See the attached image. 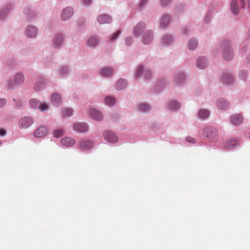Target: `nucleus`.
I'll return each instance as SVG.
<instances>
[{
  "label": "nucleus",
  "mask_w": 250,
  "mask_h": 250,
  "mask_svg": "<svg viewBox=\"0 0 250 250\" xmlns=\"http://www.w3.org/2000/svg\"><path fill=\"white\" fill-rule=\"evenodd\" d=\"M222 51L223 58L226 61L232 60L234 57V51L231 45V42L229 39H224L219 43Z\"/></svg>",
  "instance_id": "obj_1"
},
{
  "label": "nucleus",
  "mask_w": 250,
  "mask_h": 250,
  "mask_svg": "<svg viewBox=\"0 0 250 250\" xmlns=\"http://www.w3.org/2000/svg\"><path fill=\"white\" fill-rule=\"evenodd\" d=\"M25 81L24 75L22 72L16 73L13 77V79H9L6 82L5 86L8 89L12 90L16 86H19L23 84Z\"/></svg>",
  "instance_id": "obj_2"
},
{
  "label": "nucleus",
  "mask_w": 250,
  "mask_h": 250,
  "mask_svg": "<svg viewBox=\"0 0 250 250\" xmlns=\"http://www.w3.org/2000/svg\"><path fill=\"white\" fill-rule=\"evenodd\" d=\"M203 134L210 142H214L218 137V130L213 126H207L203 129Z\"/></svg>",
  "instance_id": "obj_3"
},
{
  "label": "nucleus",
  "mask_w": 250,
  "mask_h": 250,
  "mask_svg": "<svg viewBox=\"0 0 250 250\" xmlns=\"http://www.w3.org/2000/svg\"><path fill=\"white\" fill-rule=\"evenodd\" d=\"M173 80L175 85L181 86L186 82L187 76L183 70L177 69L173 74Z\"/></svg>",
  "instance_id": "obj_4"
},
{
  "label": "nucleus",
  "mask_w": 250,
  "mask_h": 250,
  "mask_svg": "<svg viewBox=\"0 0 250 250\" xmlns=\"http://www.w3.org/2000/svg\"><path fill=\"white\" fill-rule=\"evenodd\" d=\"M64 42V35L61 32H58L54 34L52 45L53 48L56 50H60L62 48Z\"/></svg>",
  "instance_id": "obj_5"
},
{
  "label": "nucleus",
  "mask_w": 250,
  "mask_h": 250,
  "mask_svg": "<svg viewBox=\"0 0 250 250\" xmlns=\"http://www.w3.org/2000/svg\"><path fill=\"white\" fill-rule=\"evenodd\" d=\"M37 79L39 80L34 84V89L36 91L43 90L48 83V79L44 76H38Z\"/></svg>",
  "instance_id": "obj_6"
},
{
  "label": "nucleus",
  "mask_w": 250,
  "mask_h": 250,
  "mask_svg": "<svg viewBox=\"0 0 250 250\" xmlns=\"http://www.w3.org/2000/svg\"><path fill=\"white\" fill-rule=\"evenodd\" d=\"M136 79L143 77L145 79L149 80L151 77V72L147 68H145L143 65H140L137 69Z\"/></svg>",
  "instance_id": "obj_7"
},
{
  "label": "nucleus",
  "mask_w": 250,
  "mask_h": 250,
  "mask_svg": "<svg viewBox=\"0 0 250 250\" xmlns=\"http://www.w3.org/2000/svg\"><path fill=\"white\" fill-rule=\"evenodd\" d=\"M74 14V9L71 6L66 7L62 9L60 13V19L63 21L70 20Z\"/></svg>",
  "instance_id": "obj_8"
},
{
  "label": "nucleus",
  "mask_w": 250,
  "mask_h": 250,
  "mask_svg": "<svg viewBox=\"0 0 250 250\" xmlns=\"http://www.w3.org/2000/svg\"><path fill=\"white\" fill-rule=\"evenodd\" d=\"M88 115L91 119L96 121H101L104 119V115L102 112L94 108L88 109Z\"/></svg>",
  "instance_id": "obj_9"
},
{
  "label": "nucleus",
  "mask_w": 250,
  "mask_h": 250,
  "mask_svg": "<svg viewBox=\"0 0 250 250\" xmlns=\"http://www.w3.org/2000/svg\"><path fill=\"white\" fill-rule=\"evenodd\" d=\"M146 27V24L145 22H139L132 30L133 36L136 38L140 37V36L143 35V33H144Z\"/></svg>",
  "instance_id": "obj_10"
},
{
  "label": "nucleus",
  "mask_w": 250,
  "mask_h": 250,
  "mask_svg": "<svg viewBox=\"0 0 250 250\" xmlns=\"http://www.w3.org/2000/svg\"><path fill=\"white\" fill-rule=\"evenodd\" d=\"M38 34V29L33 25H28L26 27L24 34L26 38L30 39L36 38Z\"/></svg>",
  "instance_id": "obj_11"
},
{
  "label": "nucleus",
  "mask_w": 250,
  "mask_h": 250,
  "mask_svg": "<svg viewBox=\"0 0 250 250\" xmlns=\"http://www.w3.org/2000/svg\"><path fill=\"white\" fill-rule=\"evenodd\" d=\"M175 38L174 36L170 34H164L161 39V44L165 47L171 46L174 42Z\"/></svg>",
  "instance_id": "obj_12"
},
{
  "label": "nucleus",
  "mask_w": 250,
  "mask_h": 250,
  "mask_svg": "<svg viewBox=\"0 0 250 250\" xmlns=\"http://www.w3.org/2000/svg\"><path fill=\"white\" fill-rule=\"evenodd\" d=\"M153 32L151 30H146L142 36V43L146 45H148L151 43L153 40Z\"/></svg>",
  "instance_id": "obj_13"
},
{
  "label": "nucleus",
  "mask_w": 250,
  "mask_h": 250,
  "mask_svg": "<svg viewBox=\"0 0 250 250\" xmlns=\"http://www.w3.org/2000/svg\"><path fill=\"white\" fill-rule=\"evenodd\" d=\"M99 37L97 35H92L88 38L86 45L89 48L94 49L99 45Z\"/></svg>",
  "instance_id": "obj_14"
},
{
  "label": "nucleus",
  "mask_w": 250,
  "mask_h": 250,
  "mask_svg": "<svg viewBox=\"0 0 250 250\" xmlns=\"http://www.w3.org/2000/svg\"><path fill=\"white\" fill-rule=\"evenodd\" d=\"M72 128L78 133H85L88 130V125L85 123H76L73 125Z\"/></svg>",
  "instance_id": "obj_15"
},
{
  "label": "nucleus",
  "mask_w": 250,
  "mask_h": 250,
  "mask_svg": "<svg viewBox=\"0 0 250 250\" xmlns=\"http://www.w3.org/2000/svg\"><path fill=\"white\" fill-rule=\"evenodd\" d=\"M33 124V120L31 117H24L21 118L19 121V126L21 128H27Z\"/></svg>",
  "instance_id": "obj_16"
},
{
  "label": "nucleus",
  "mask_w": 250,
  "mask_h": 250,
  "mask_svg": "<svg viewBox=\"0 0 250 250\" xmlns=\"http://www.w3.org/2000/svg\"><path fill=\"white\" fill-rule=\"evenodd\" d=\"M216 105L218 109L222 110H226L229 108V103L226 99L223 98H220L216 100Z\"/></svg>",
  "instance_id": "obj_17"
},
{
  "label": "nucleus",
  "mask_w": 250,
  "mask_h": 250,
  "mask_svg": "<svg viewBox=\"0 0 250 250\" xmlns=\"http://www.w3.org/2000/svg\"><path fill=\"white\" fill-rule=\"evenodd\" d=\"M104 139L110 143H115L117 141V137L115 133L112 131L105 130L103 132Z\"/></svg>",
  "instance_id": "obj_18"
},
{
  "label": "nucleus",
  "mask_w": 250,
  "mask_h": 250,
  "mask_svg": "<svg viewBox=\"0 0 250 250\" xmlns=\"http://www.w3.org/2000/svg\"><path fill=\"white\" fill-rule=\"evenodd\" d=\"M75 139L70 137H64L60 141L61 146L64 148L72 146L75 144Z\"/></svg>",
  "instance_id": "obj_19"
},
{
  "label": "nucleus",
  "mask_w": 250,
  "mask_h": 250,
  "mask_svg": "<svg viewBox=\"0 0 250 250\" xmlns=\"http://www.w3.org/2000/svg\"><path fill=\"white\" fill-rule=\"evenodd\" d=\"M208 59L203 56L199 57L196 60V66L198 69H204L208 66Z\"/></svg>",
  "instance_id": "obj_20"
},
{
  "label": "nucleus",
  "mask_w": 250,
  "mask_h": 250,
  "mask_svg": "<svg viewBox=\"0 0 250 250\" xmlns=\"http://www.w3.org/2000/svg\"><path fill=\"white\" fill-rule=\"evenodd\" d=\"M50 102L53 105L58 107L62 105V100L59 93H54L51 96Z\"/></svg>",
  "instance_id": "obj_21"
},
{
  "label": "nucleus",
  "mask_w": 250,
  "mask_h": 250,
  "mask_svg": "<svg viewBox=\"0 0 250 250\" xmlns=\"http://www.w3.org/2000/svg\"><path fill=\"white\" fill-rule=\"evenodd\" d=\"M112 21L110 16L107 14H101L97 16V21L100 24H108Z\"/></svg>",
  "instance_id": "obj_22"
},
{
  "label": "nucleus",
  "mask_w": 250,
  "mask_h": 250,
  "mask_svg": "<svg viewBox=\"0 0 250 250\" xmlns=\"http://www.w3.org/2000/svg\"><path fill=\"white\" fill-rule=\"evenodd\" d=\"M222 81L227 84H230L234 83V78L231 73L225 72L222 74Z\"/></svg>",
  "instance_id": "obj_23"
},
{
  "label": "nucleus",
  "mask_w": 250,
  "mask_h": 250,
  "mask_svg": "<svg viewBox=\"0 0 250 250\" xmlns=\"http://www.w3.org/2000/svg\"><path fill=\"white\" fill-rule=\"evenodd\" d=\"M12 9L11 4H6L4 6L0 11V20H3L6 18L9 14Z\"/></svg>",
  "instance_id": "obj_24"
},
{
  "label": "nucleus",
  "mask_w": 250,
  "mask_h": 250,
  "mask_svg": "<svg viewBox=\"0 0 250 250\" xmlns=\"http://www.w3.org/2000/svg\"><path fill=\"white\" fill-rule=\"evenodd\" d=\"M210 112L207 109H200L197 112V117L202 121L206 120L208 119Z\"/></svg>",
  "instance_id": "obj_25"
},
{
  "label": "nucleus",
  "mask_w": 250,
  "mask_h": 250,
  "mask_svg": "<svg viewBox=\"0 0 250 250\" xmlns=\"http://www.w3.org/2000/svg\"><path fill=\"white\" fill-rule=\"evenodd\" d=\"M93 146V143L89 140H82L81 141L79 148L82 151H87Z\"/></svg>",
  "instance_id": "obj_26"
},
{
  "label": "nucleus",
  "mask_w": 250,
  "mask_h": 250,
  "mask_svg": "<svg viewBox=\"0 0 250 250\" xmlns=\"http://www.w3.org/2000/svg\"><path fill=\"white\" fill-rule=\"evenodd\" d=\"M239 145V141L237 139L226 140L224 147L227 149H234Z\"/></svg>",
  "instance_id": "obj_27"
},
{
  "label": "nucleus",
  "mask_w": 250,
  "mask_h": 250,
  "mask_svg": "<svg viewBox=\"0 0 250 250\" xmlns=\"http://www.w3.org/2000/svg\"><path fill=\"white\" fill-rule=\"evenodd\" d=\"M230 120L232 124L235 125H241L243 122V118L240 114H235L230 117Z\"/></svg>",
  "instance_id": "obj_28"
},
{
  "label": "nucleus",
  "mask_w": 250,
  "mask_h": 250,
  "mask_svg": "<svg viewBox=\"0 0 250 250\" xmlns=\"http://www.w3.org/2000/svg\"><path fill=\"white\" fill-rule=\"evenodd\" d=\"M230 10L231 13L236 15L239 13V5L237 0H231L229 5Z\"/></svg>",
  "instance_id": "obj_29"
},
{
  "label": "nucleus",
  "mask_w": 250,
  "mask_h": 250,
  "mask_svg": "<svg viewBox=\"0 0 250 250\" xmlns=\"http://www.w3.org/2000/svg\"><path fill=\"white\" fill-rule=\"evenodd\" d=\"M57 74L59 77H65L69 73V68L66 65L61 66L57 69Z\"/></svg>",
  "instance_id": "obj_30"
},
{
  "label": "nucleus",
  "mask_w": 250,
  "mask_h": 250,
  "mask_svg": "<svg viewBox=\"0 0 250 250\" xmlns=\"http://www.w3.org/2000/svg\"><path fill=\"white\" fill-rule=\"evenodd\" d=\"M167 108L170 111H176L180 109V104L176 101H170L167 103Z\"/></svg>",
  "instance_id": "obj_31"
},
{
  "label": "nucleus",
  "mask_w": 250,
  "mask_h": 250,
  "mask_svg": "<svg viewBox=\"0 0 250 250\" xmlns=\"http://www.w3.org/2000/svg\"><path fill=\"white\" fill-rule=\"evenodd\" d=\"M47 133V129L44 126H41L34 132V136L36 138H43Z\"/></svg>",
  "instance_id": "obj_32"
},
{
  "label": "nucleus",
  "mask_w": 250,
  "mask_h": 250,
  "mask_svg": "<svg viewBox=\"0 0 250 250\" xmlns=\"http://www.w3.org/2000/svg\"><path fill=\"white\" fill-rule=\"evenodd\" d=\"M170 16L168 14H165L162 17L160 21V26L162 28L167 27L170 22Z\"/></svg>",
  "instance_id": "obj_33"
},
{
  "label": "nucleus",
  "mask_w": 250,
  "mask_h": 250,
  "mask_svg": "<svg viewBox=\"0 0 250 250\" xmlns=\"http://www.w3.org/2000/svg\"><path fill=\"white\" fill-rule=\"evenodd\" d=\"M198 41L195 38L190 39L188 42V48L190 50H194L197 47Z\"/></svg>",
  "instance_id": "obj_34"
},
{
  "label": "nucleus",
  "mask_w": 250,
  "mask_h": 250,
  "mask_svg": "<svg viewBox=\"0 0 250 250\" xmlns=\"http://www.w3.org/2000/svg\"><path fill=\"white\" fill-rule=\"evenodd\" d=\"M127 81L123 79L119 80L115 84V88L118 90H122L125 88L127 86Z\"/></svg>",
  "instance_id": "obj_35"
},
{
  "label": "nucleus",
  "mask_w": 250,
  "mask_h": 250,
  "mask_svg": "<svg viewBox=\"0 0 250 250\" xmlns=\"http://www.w3.org/2000/svg\"><path fill=\"white\" fill-rule=\"evenodd\" d=\"M150 105L146 103L139 104L138 105V109L141 112H147L150 110Z\"/></svg>",
  "instance_id": "obj_36"
},
{
  "label": "nucleus",
  "mask_w": 250,
  "mask_h": 250,
  "mask_svg": "<svg viewBox=\"0 0 250 250\" xmlns=\"http://www.w3.org/2000/svg\"><path fill=\"white\" fill-rule=\"evenodd\" d=\"M113 73V69L110 67H104L101 69V74L104 77H109Z\"/></svg>",
  "instance_id": "obj_37"
},
{
  "label": "nucleus",
  "mask_w": 250,
  "mask_h": 250,
  "mask_svg": "<svg viewBox=\"0 0 250 250\" xmlns=\"http://www.w3.org/2000/svg\"><path fill=\"white\" fill-rule=\"evenodd\" d=\"M23 12L29 19L35 17L36 14L35 11L32 10L30 7H25L23 9Z\"/></svg>",
  "instance_id": "obj_38"
},
{
  "label": "nucleus",
  "mask_w": 250,
  "mask_h": 250,
  "mask_svg": "<svg viewBox=\"0 0 250 250\" xmlns=\"http://www.w3.org/2000/svg\"><path fill=\"white\" fill-rule=\"evenodd\" d=\"M104 103L106 105L112 106L115 104L116 100L113 97L106 96L104 99Z\"/></svg>",
  "instance_id": "obj_39"
},
{
  "label": "nucleus",
  "mask_w": 250,
  "mask_h": 250,
  "mask_svg": "<svg viewBox=\"0 0 250 250\" xmlns=\"http://www.w3.org/2000/svg\"><path fill=\"white\" fill-rule=\"evenodd\" d=\"M40 104V102L39 100L33 98L29 101V105L31 108L36 109L39 108Z\"/></svg>",
  "instance_id": "obj_40"
},
{
  "label": "nucleus",
  "mask_w": 250,
  "mask_h": 250,
  "mask_svg": "<svg viewBox=\"0 0 250 250\" xmlns=\"http://www.w3.org/2000/svg\"><path fill=\"white\" fill-rule=\"evenodd\" d=\"M74 110L71 108H63L62 110V116L63 117H68L71 116L73 114Z\"/></svg>",
  "instance_id": "obj_41"
},
{
  "label": "nucleus",
  "mask_w": 250,
  "mask_h": 250,
  "mask_svg": "<svg viewBox=\"0 0 250 250\" xmlns=\"http://www.w3.org/2000/svg\"><path fill=\"white\" fill-rule=\"evenodd\" d=\"M248 76V71L246 70H241L238 74L239 78L242 81H246Z\"/></svg>",
  "instance_id": "obj_42"
},
{
  "label": "nucleus",
  "mask_w": 250,
  "mask_h": 250,
  "mask_svg": "<svg viewBox=\"0 0 250 250\" xmlns=\"http://www.w3.org/2000/svg\"><path fill=\"white\" fill-rule=\"evenodd\" d=\"M166 84V81L165 79H162L158 81L155 86L156 90H159L162 89L163 87Z\"/></svg>",
  "instance_id": "obj_43"
},
{
  "label": "nucleus",
  "mask_w": 250,
  "mask_h": 250,
  "mask_svg": "<svg viewBox=\"0 0 250 250\" xmlns=\"http://www.w3.org/2000/svg\"><path fill=\"white\" fill-rule=\"evenodd\" d=\"M121 34V31L120 30H117L115 32L112 33L111 36L109 37V41L110 42H115L119 37V36Z\"/></svg>",
  "instance_id": "obj_44"
},
{
  "label": "nucleus",
  "mask_w": 250,
  "mask_h": 250,
  "mask_svg": "<svg viewBox=\"0 0 250 250\" xmlns=\"http://www.w3.org/2000/svg\"><path fill=\"white\" fill-rule=\"evenodd\" d=\"M64 133V130L62 129H58L53 131V136L55 138H59L62 136Z\"/></svg>",
  "instance_id": "obj_45"
},
{
  "label": "nucleus",
  "mask_w": 250,
  "mask_h": 250,
  "mask_svg": "<svg viewBox=\"0 0 250 250\" xmlns=\"http://www.w3.org/2000/svg\"><path fill=\"white\" fill-rule=\"evenodd\" d=\"M49 104L46 103H43L42 104L40 103L39 109L40 111L41 112H44L45 111H47L49 109Z\"/></svg>",
  "instance_id": "obj_46"
},
{
  "label": "nucleus",
  "mask_w": 250,
  "mask_h": 250,
  "mask_svg": "<svg viewBox=\"0 0 250 250\" xmlns=\"http://www.w3.org/2000/svg\"><path fill=\"white\" fill-rule=\"evenodd\" d=\"M147 3V0H141L139 4V8L140 10H142L146 7Z\"/></svg>",
  "instance_id": "obj_47"
},
{
  "label": "nucleus",
  "mask_w": 250,
  "mask_h": 250,
  "mask_svg": "<svg viewBox=\"0 0 250 250\" xmlns=\"http://www.w3.org/2000/svg\"><path fill=\"white\" fill-rule=\"evenodd\" d=\"M133 41V38L131 36L127 37L125 38V42L127 46H130L132 44Z\"/></svg>",
  "instance_id": "obj_48"
},
{
  "label": "nucleus",
  "mask_w": 250,
  "mask_h": 250,
  "mask_svg": "<svg viewBox=\"0 0 250 250\" xmlns=\"http://www.w3.org/2000/svg\"><path fill=\"white\" fill-rule=\"evenodd\" d=\"M7 102L6 98H0V109L4 107Z\"/></svg>",
  "instance_id": "obj_49"
},
{
  "label": "nucleus",
  "mask_w": 250,
  "mask_h": 250,
  "mask_svg": "<svg viewBox=\"0 0 250 250\" xmlns=\"http://www.w3.org/2000/svg\"><path fill=\"white\" fill-rule=\"evenodd\" d=\"M13 101L15 102V104L18 108H21L22 106V103L21 100H17L13 99Z\"/></svg>",
  "instance_id": "obj_50"
},
{
  "label": "nucleus",
  "mask_w": 250,
  "mask_h": 250,
  "mask_svg": "<svg viewBox=\"0 0 250 250\" xmlns=\"http://www.w3.org/2000/svg\"><path fill=\"white\" fill-rule=\"evenodd\" d=\"M211 18V13L210 12H208L205 16V22L206 23L209 22Z\"/></svg>",
  "instance_id": "obj_51"
},
{
  "label": "nucleus",
  "mask_w": 250,
  "mask_h": 250,
  "mask_svg": "<svg viewBox=\"0 0 250 250\" xmlns=\"http://www.w3.org/2000/svg\"><path fill=\"white\" fill-rule=\"evenodd\" d=\"M171 0H161V5L163 7L167 6L171 2Z\"/></svg>",
  "instance_id": "obj_52"
},
{
  "label": "nucleus",
  "mask_w": 250,
  "mask_h": 250,
  "mask_svg": "<svg viewBox=\"0 0 250 250\" xmlns=\"http://www.w3.org/2000/svg\"><path fill=\"white\" fill-rule=\"evenodd\" d=\"M186 140L188 142H189L192 144H195L196 142L195 139L194 138L189 136L186 138Z\"/></svg>",
  "instance_id": "obj_53"
},
{
  "label": "nucleus",
  "mask_w": 250,
  "mask_h": 250,
  "mask_svg": "<svg viewBox=\"0 0 250 250\" xmlns=\"http://www.w3.org/2000/svg\"><path fill=\"white\" fill-rule=\"evenodd\" d=\"M82 1L84 5L87 6L91 3L92 0H82Z\"/></svg>",
  "instance_id": "obj_54"
},
{
  "label": "nucleus",
  "mask_w": 250,
  "mask_h": 250,
  "mask_svg": "<svg viewBox=\"0 0 250 250\" xmlns=\"http://www.w3.org/2000/svg\"><path fill=\"white\" fill-rule=\"evenodd\" d=\"M6 135V131L3 129H0V136L3 137Z\"/></svg>",
  "instance_id": "obj_55"
},
{
  "label": "nucleus",
  "mask_w": 250,
  "mask_h": 250,
  "mask_svg": "<svg viewBox=\"0 0 250 250\" xmlns=\"http://www.w3.org/2000/svg\"><path fill=\"white\" fill-rule=\"evenodd\" d=\"M241 8H244L245 6V0H240Z\"/></svg>",
  "instance_id": "obj_56"
},
{
  "label": "nucleus",
  "mask_w": 250,
  "mask_h": 250,
  "mask_svg": "<svg viewBox=\"0 0 250 250\" xmlns=\"http://www.w3.org/2000/svg\"><path fill=\"white\" fill-rule=\"evenodd\" d=\"M188 29L187 28H185L183 30V34L185 35L188 34Z\"/></svg>",
  "instance_id": "obj_57"
},
{
  "label": "nucleus",
  "mask_w": 250,
  "mask_h": 250,
  "mask_svg": "<svg viewBox=\"0 0 250 250\" xmlns=\"http://www.w3.org/2000/svg\"><path fill=\"white\" fill-rule=\"evenodd\" d=\"M247 47L246 46H244L243 48L242 49V53H245L247 51Z\"/></svg>",
  "instance_id": "obj_58"
},
{
  "label": "nucleus",
  "mask_w": 250,
  "mask_h": 250,
  "mask_svg": "<svg viewBox=\"0 0 250 250\" xmlns=\"http://www.w3.org/2000/svg\"><path fill=\"white\" fill-rule=\"evenodd\" d=\"M246 60L248 62H250V55L246 57Z\"/></svg>",
  "instance_id": "obj_59"
},
{
  "label": "nucleus",
  "mask_w": 250,
  "mask_h": 250,
  "mask_svg": "<svg viewBox=\"0 0 250 250\" xmlns=\"http://www.w3.org/2000/svg\"><path fill=\"white\" fill-rule=\"evenodd\" d=\"M216 49H214V50H213V52L214 53H215V52H216Z\"/></svg>",
  "instance_id": "obj_60"
},
{
  "label": "nucleus",
  "mask_w": 250,
  "mask_h": 250,
  "mask_svg": "<svg viewBox=\"0 0 250 250\" xmlns=\"http://www.w3.org/2000/svg\"><path fill=\"white\" fill-rule=\"evenodd\" d=\"M249 7L250 9V3H249Z\"/></svg>",
  "instance_id": "obj_61"
},
{
  "label": "nucleus",
  "mask_w": 250,
  "mask_h": 250,
  "mask_svg": "<svg viewBox=\"0 0 250 250\" xmlns=\"http://www.w3.org/2000/svg\"><path fill=\"white\" fill-rule=\"evenodd\" d=\"M248 137L250 139V133L249 134Z\"/></svg>",
  "instance_id": "obj_62"
}]
</instances>
